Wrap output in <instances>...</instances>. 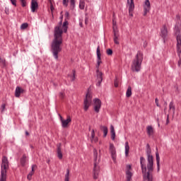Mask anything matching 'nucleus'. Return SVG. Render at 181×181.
Here are the masks:
<instances>
[{"instance_id":"f257e3e1","label":"nucleus","mask_w":181,"mask_h":181,"mask_svg":"<svg viewBox=\"0 0 181 181\" xmlns=\"http://www.w3.org/2000/svg\"><path fill=\"white\" fill-rule=\"evenodd\" d=\"M69 19H70V13L69 11L65 13V21L62 24V21L59 22V25L54 28V40L51 45L52 53L57 60L59 59V53L62 52V45L63 43V32L67 33V29H69Z\"/></svg>"},{"instance_id":"f03ea898","label":"nucleus","mask_w":181,"mask_h":181,"mask_svg":"<svg viewBox=\"0 0 181 181\" xmlns=\"http://www.w3.org/2000/svg\"><path fill=\"white\" fill-rule=\"evenodd\" d=\"M147 170L148 172L146 173V160L144 157H140V164L141 168V172L144 175V181H152V172H153V156L151 155V150L147 151Z\"/></svg>"},{"instance_id":"7ed1b4c3","label":"nucleus","mask_w":181,"mask_h":181,"mask_svg":"<svg viewBox=\"0 0 181 181\" xmlns=\"http://www.w3.org/2000/svg\"><path fill=\"white\" fill-rule=\"evenodd\" d=\"M142 62H144V53L141 51H138L135 56V58L132 60L131 69L133 71H141Z\"/></svg>"},{"instance_id":"20e7f679","label":"nucleus","mask_w":181,"mask_h":181,"mask_svg":"<svg viewBox=\"0 0 181 181\" xmlns=\"http://www.w3.org/2000/svg\"><path fill=\"white\" fill-rule=\"evenodd\" d=\"M9 169V161L6 156H3L0 181H6V171Z\"/></svg>"},{"instance_id":"39448f33","label":"nucleus","mask_w":181,"mask_h":181,"mask_svg":"<svg viewBox=\"0 0 181 181\" xmlns=\"http://www.w3.org/2000/svg\"><path fill=\"white\" fill-rule=\"evenodd\" d=\"M93 156H94V167H93V179H98V175L100 173V166L98 164L100 163V160L98 158V153L97 152V149H93Z\"/></svg>"},{"instance_id":"423d86ee","label":"nucleus","mask_w":181,"mask_h":181,"mask_svg":"<svg viewBox=\"0 0 181 181\" xmlns=\"http://www.w3.org/2000/svg\"><path fill=\"white\" fill-rule=\"evenodd\" d=\"M91 103H93V95L90 92V89H88V93H86V98L83 101V110L84 111H88V108L91 105Z\"/></svg>"},{"instance_id":"0eeeda50","label":"nucleus","mask_w":181,"mask_h":181,"mask_svg":"<svg viewBox=\"0 0 181 181\" xmlns=\"http://www.w3.org/2000/svg\"><path fill=\"white\" fill-rule=\"evenodd\" d=\"M175 35L177 40V53L178 56L181 54V33L180 30L177 29L175 26Z\"/></svg>"},{"instance_id":"6e6552de","label":"nucleus","mask_w":181,"mask_h":181,"mask_svg":"<svg viewBox=\"0 0 181 181\" xmlns=\"http://www.w3.org/2000/svg\"><path fill=\"white\" fill-rule=\"evenodd\" d=\"M93 103H94V106H93V109L94 111L97 113L100 112V110H101V100L98 99V98H95L93 100Z\"/></svg>"},{"instance_id":"1a4fd4ad","label":"nucleus","mask_w":181,"mask_h":181,"mask_svg":"<svg viewBox=\"0 0 181 181\" xmlns=\"http://www.w3.org/2000/svg\"><path fill=\"white\" fill-rule=\"evenodd\" d=\"M109 151L111 153L112 159L115 161L117 160V150L115 149V146H114V144L110 143Z\"/></svg>"},{"instance_id":"9d476101","label":"nucleus","mask_w":181,"mask_h":181,"mask_svg":"<svg viewBox=\"0 0 181 181\" xmlns=\"http://www.w3.org/2000/svg\"><path fill=\"white\" fill-rule=\"evenodd\" d=\"M160 37L163 39V42L165 43L168 38V27H166V25H163L160 29Z\"/></svg>"},{"instance_id":"9b49d317","label":"nucleus","mask_w":181,"mask_h":181,"mask_svg":"<svg viewBox=\"0 0 181 181\" xmlns=\"http://www.w3.org/2000/svg\"><path fill=\"white\" fill-rule=\"evenodd\" d=\"M127 170H126V178H127V181H131V180L132 179V176L134 174H132V173L131 172V170H132V166L131 165H127L126 166Z\"/></svg>"},{"instance_id":"f8f14e48","label":"nucleus","mask_w":181,"mask_h":181,"mask_svg":"<svg viewBox=\"0 0 181 181\" xmlns=\"http://www.w3.org/2000/svg\"><path fill=\"white\" fill-rule=\"evenodd\" d=\"M144 16H146V15L148 14V13L150 12L151 11V2L149 1V0H146L144 5Z\"/></svg>"},{"instance_id":"ddd939ff","label":"nucleus","mask_w":181,"mask_h":181,"mask_svg":"<svg viewBox=\"0 0 181 181\" xmlns=\"http://www.w3.org/2000/svg\"><path fill=\"white\" fill-rule=\"evenodd\" d=\"M61 122H62V128H67L69 127V124L71 122V117L70 116H67L66 119H63V117L60 116Z\"/></svg>"},{"instance_id":"4468645a","label":"nucleus","mask_w":181,"mask_h":181,"mask_svg":"<svg viewBox=\"0 0 181 181\" xmlns=\"http://www.w3.org/2000/svg\"><path fill=\"white\" fill-rule=\"evenodd\" d=\"M62 4L64 6L67 8L69 6V0H63ZM71 9H74L76 6V0H70Z\"/></svg>"},{"instance_id":"2eb2a0df","label":"nucleus","mask_w":181,"mask_h":181,"mask_svg":"<svg viewBox=\"0 0 181 181\" xmlns=\"http://www.w3.org/2000/svg\"><path fill=\"white\" fill-rule=\"evenodd\" d=\"M96 53H97V65H96V68L99 69L100 64H101V63H103V62L101 61V52H100V46H98L97 47Z\"/></svg>"},{"instance_id":"dca6fc26","label":"nucleus","mask_w":181,"mask_h":181,"mask_svg":"<svg viewBox=\"0 0 181 181\" xmlns=\"http://www.w3.org/2000/svg\"><path fill=\"white\" fill-rule=\"evenodd\" d=\"M23 93H25V90L20 86H17L15 90V97L19 98V97H21V95L23 94Z\"/></svg>"},{"instance_id":"f3484780","label":"nucleus","mask_w":181,"mask_h":181,"mask_svg":"<svg viewBox=\"0 0 181 181\" xmlns=\"http://www.w3.org/2000/svg\"><path fill=\"white\" fill-rule=\"evenodd\" d=\"M39 8V4H37V0L31 1V12H36V10Z\"/></svg>"},{"instance_id":"a211bd4d","label":"nucleus","mask_w":181,"mask_h":181,"mask_svg":"<svg viewBox=\"0 0 181 181\" xmlns=\"http://www.w3.org/2000/svg\"><path fill=\"white\" fill-rule=\"evenodd\" d=\"M113 33H114V37H113L114 43L115 45H119V41L118 40V38L119 37V35L117 31H115V28L114 27H113Z\"/></svg>"},{"instance_id":"6ab92c4d","label":"nucleus","mask_w":181,"mask_h":181,"mask_svg":"<svg viewBox=\"0 0 181 181\" xmlns=\"http://www.w3.org/2000/svg\"><path fill=\"white\" fill-rule=\"evenodd\" d=\"M97 78H98V83L96 86H101V83L103 82V72H100V71H97Z\"/></svg>"},{"instance_id":"aec40b11","label":"nucleus","mask_w":181,"mask_h":181,"mask_svg":"<svg viewBox=\"0 0 181 181\" xmlns=\"http://www.w3.org/2000/svg\"><path fill=\"white\" fill-rule=\"evenodd\" d=\"M127 4L129 5V12H134V9H135L134 0H127Z\"/></svg>"},{"instance_id":"412c9836","label":"nucleus","mask_w":181,"mask_h":181,"mask_svg":"<svg viewBox=\"0 0 181 181\" xmlns=\"http://www.w3.org/2000/svg\"><path fill=\"white\" fill-rule=\"evenodd\" d=\"M28 160V156L26 154H23L22 158L20 159V163L23 168H25L26 166V162Z\"/></svg>"},{"instance_id":"4be33fe9","label":"nucleus","mask_w":181,"mask_h":181,"mask_svg":"<svg viewBox=\"0 0 181 181\" xmlns=\"http://www.w3.org/2000/svg\"><path fill=\"white\" fill-rule=\"evenodd\" d=\"M156 162H157V169H158V172H159L160 170V157H159V152L156 151Z\"/></svg>"},{"instance_id":"5701e85b","label":"nucleus","mask_w":181,"mask_h":181,"mask_svg":"<svg viewBox=\"0 0 181 181\" xmlns=\"http://www.w3.org/2000/svg\"><path fill=\"white\" fill-rule=\"evenodd\" d=\"M57 153L59 159H63V153H62L61 144L57 146Z\"/></svg>"},{"instance_id":"b1692460","label":"nucleus","mask_w":181,"mask_h":181,"mask_svg":"<svg viewBox=\"0 0 181 181\" xmlns=\"http://www.w3.org/2000/svg\"><path fill=\"white\" fill-rule=\"evenodd\" d=\"M101 131H103V138H105L108 134V127L105 126H100Z\"/></svg>"},{"instance_id":"393cba45","label":"nucleus","mask_w":181,"mask_h":181,"mask_svg":"<svg viewBox=\"0 0 181 181\" xmlns=\"http://www.w3.org/2000/svg\"><path fill=\"white\" fill-rule=\"evenodd\" d=\"M110 133H111V139L112 141H115V129H114V126H110Z\"/></svg>"},{"instance_id":"a878e982","label":"nucleus","mask_w":181,"mask_h":181,"mask_svg":"<svg viewBox=\"0 0 181 181\" xmlns=\"http://www.w3.org/2000/svg\"><path fill=\"white\" fill-rule=\"evenodd\" d=\"M146 131L148 136H151V135H153V127H152V126H148L146 127Z\"/></svg>"},{"instance_id":"bb28decb","label":"nucleus","mask_w":181,"mask_h":181,"mask_svg":"<svg viewBox=\"0 0 181 181\" xmlns=\"http://www.w3.org/2000/svg\"><path fill=\"white\" fill-rule=\"evenodd\" d=\"M132 95V88L131 86H128L127 92H126V97L129 98Z\"/></svg>"},{"instance_id":"cd10ccee","label":"nucleus","mask_w":181,"mask_h":181,"mask_svg":"<svg viewBox=\"0 0 181 181\" xmlns=\"http://www.w3.org/2000/svg\"><path fill=\"white\" fill-rule=\"evenodd\" d=\"M91 139L93 142H98V138L95 137V132L94 129L91 132Z\"/></svg>"},{"instance_id":"c85d7f7f","label":"nucleus","mask_w":181,"mask_h":181,"mask_svg":"<svg viewBox=\"0 0 181 181\" xmlns=\"http://www.w3.org/2000/svg\"><path fill=\"white\" fill-rule=\"evenodd\" d=\"M125 156H128L129 155V144L128 141L125 142Z\"/></svg>"},{"instance_id":"c756f323","label":"nucleus","mask_w":181,"mask_h":181,"mask_svg":"<svg viewBox=\"0 0 181 181\" xmlns=\"http://www.w3.org/2000/svg\"><path fill=\"white\" fill-rule=\"evenodd\" d=\"M169 110H172L173 112V114H175V111H176V108L175 107V104L173 101H171L169 104Z\"/></svg>"},{"instance_id":"7c9ffc66","label":"nucleus","mask_w":181,"mask_h":181,"mask_svg":"<svg viewBox=\"0 0 181 181\" xmlns=\"http://www.w3.org/2000/svg\"><path fill=\"white\" fill-rule=\"evenodd\" d=\"M64 181H70V170H66V173L65 174Z\"/></svg>"},{"instance_id":"2f4dec72","label":"nucleus","mask_w":181,"mask_h":181,"mask_svg":"<svg viewBox=\"0 0 181 181\" xmlns=\"http://www.w3.org/2000/svg\"><path fill=\"white\" fill-rule=\"evenodd\" d=\"M0 64L1 67H5L6 66V61H5V59L0 57Z\"/></svg>"},{"instance_id":"473e14b6","label":"nucleus","mask_w":181,"mask_h":181,"mask_svg":"<svg viewBox=\"0 0 181 181\" xmlns=\"http://www.w3.org/2000/svg\"><path fill=\"white\" fill-rule=\"evenodd\" d=\"M86 6V2L84 1H80L79 2V8L80 9H84Z\"/></svg>"},{"instance_id":"72a5a7b5","label":"nucleus","mask_w":181,"mask_h":181,"mask_svg":"<svg viewBox=\"0 0 181 181\" xmlns=\"http://www.w3.org/2000/svg\"><path fill=\"white\" fill-rule=\"evenodd\" d=\"M28 26H29V24H28V23H24L21 25V29L24 30L25 29H27Z\"/></svg>"},{"instance_id":"f704fd0d","label":"nucleus","mask_w":181,"mask_h":181,"mask_svg":"<svg viewBox=\"0 0 181 181\" xmlns=\"http://www.w3.org/2000/svg\"><path fill=\"white\" fill-rule=\"evenodd\" d=\"M35 175V172L31 171V172L28 175L27 179H28V180H32V175Z\"/></svg>"},{"instance_id":"c9c22d12","label":"nucleus","mask_w":181,"mask_h":181,"mask_svg":"<svg viewBox=\"0 0 181 181\" xmlns=\"http://www.w3.org/2000/svg\"><path fill=\"white\" fill-rule=\"evenodd\" d=\"M119 79H118V78L116 77L115 81H114V86L115 87H118L119 86Z\"/></svg>"},{"instance_id":"e433bc0d","label":"nucleus","mask_w":181,"mask_h":181,"mask_svg":"<svg viewBox=\"0 0 181 181\" xmlns=\"http://www.w3.org/2000/svg\"><path fill=\"white\" fill-rule=\"evenodd\" d=\"M20 2L21 4V6H23V8H25V6H26V5H27L26 0H20Z\"/></svg>"},{"instance_id":"4c0bfd02","label":"nucleus","mask_w":181,"mask_h":181,"mask_svg":"<svg viewBox=\"0 0 181 181\" xmlns=\"http://www.w3.org/2000/svg\"><path fill=\"white\" fill-rule=\"evenodd\" d=\"M76 80V71H72L71 81H74Z\"/></svg>"},{"instance_id":"58836bf2","label":"nucleus","mask_w":181,"mask_h":181,"mask_svg":"<svg viewBox=\"0 0 181 181\" xmlns=\"http://www.w3.org/2000/svg\"><path fill=\"white\" fill-rule=\"evenodd\" d=\"M106 53L108 56H112V49H107Z\"/></svg>"},{"instance_id":"ea45409f","label":"nucleus","mask_w":181,"mask_h":181,"mask_svg":"<svg viewBox=\"0 0 181 181\" xmlns=\"http://www.w3.org/2000/svg\"><path fill=\"white\" fill-rule=\"evenodd\" d=\"M155 103L157 107H160V105H159V99L157 98L155 99Z\"/></svg>"},{"instance_id":"a19ab883","label":"nucleus","mask_w":181,"mask_h":181,"mask_svg":"<svg viewBox=\"0 0 181 181\" xmlns=\"http://www.w3.org/2000/svg\"><path fill=\"white\" fill-rule=\"evenodd\" d=\"M6 107V105H5V103L1 105V112H4L5 111Z\"/></svg>"},{"instance_id":"79ce46f5","label":"nucleus","mask_w":181,"mask_h":181,"mask_svg":"<svg viewBox=\"0 0 181 181\" xmlns=\"http://www.w3.org/2000/svg\"><path fill=\"white\" fill-rule=\"evenodd\" d=\"M180 54H180V56H178V57H179V60H178V62H177V66H178V67H180V66H181V57H180Z\"/></svg>"},{"instance_id":"37998d69","label":"nucleus","mask_w":181,"mask_h":181,"mask_svg":"<svg viewBox=\"0 0 181 181\" xmlns=\"http://www.w3.org/2000/svg\"><path fill=\"white\" fill-rule=\"evenodd\" d=\"M36 168H37V165H33L32 167H31V172H35V169H36Z\"/></svg>"},{"instance_id":"c03bdc74","label":"nucleus","mask_w":181,"mask_h":181,"mask_svg":"<svg viewBox=\"0 0 181 181\" xmlns=\"http://www.w3.org/2000/svg\"><path fill=\"white\" fill-rule=\"evenodd\" d=\"M13 6H16V0H10Z\"/></svg>"},{"instance_id":"a18cd8bd","label":"nucleus","mask_w":181,"mask_h":181,"mask_svg":"<svg viewBox=\"0 0 181 181\" xmlns=\"http://www.w3.org/2000/svg\"><path fill=\"white\" fill-rule=\"evenodd\" d=\"M59 97H60V98H64V93H59Z\"/></svg>"},{"instance_id":"49530a36","label":"nucleus","mask_w":181,"mask_h":181,"mask_svg":"<svg viewBox=\"0 0 181 181\" xmlns=\"http://www.w3.org/2000/svg\"><path fill=\"white\" fill-rule=\"evenodd\" d=\"M5 12L6 13V15H9V8H5Z\"/></svg>"},{"instance_id":"de8ad7c7","label":"nucleus","mask_w":181,"mask_h":181,"mask_svg":"<svg viewBox=\"0 0 181 181\" xmlns=\"http://www.w3.org/2000/svg\"><path fill=\"white\" fill-rule=\"evenodd\" d=\"M169 124V115H167V119H166V125Z\"/></svg>"},{"instance_id":"09e8293b","label":"nucleus","mask_w":181,"mask_h":181,"mask_svg":"<svg viewBox=\"0 0 181 181\" xmlns=\"http://www.w3.org/2000/svg\"><path fill=\"white\" fill-rule=\"evenodd\" d=\"M133 11H129V16H134V14H132Z\"/></svg>"},{"instance_id":"8fccbe9b","label":"nucleus","mask_w":181,"mask_h":181,"mask_svg":"<svg viewBox=\"0 0 181 181\" xmlns=\"http://www.w3.org/2000/svg\"><path fill=\"white\" fill-rule=\"evenodd\" d=\"M112 22H113V26H115V25H117V22H115L114 20H112Z\"/></svg>"},{"instance_id":"3c124183","label":"nucleus","mask_w":181,"mask_h":181,"mask_svg":"<svg viewBox=\"0 0 181 181\" xmlns=\"http://www.w3.org/2000/svg\"><path fill=\"white\" fill-rule=\"evenodd\" d=\"M87 22H88V19L86 18V19H85V23H86V25H87Z\"/></svg>"},{"instance_id":"603ef678","label":"nucleus","mask_w":181,"mask_h":181,"mask_svg":"<svg viewBox=\"0 0 181 181\" xmlns=\"http://www.w3.org/2000/svg\"><path fill=\"white\" fill-rule=\"evenodd\" d=\"M25 135L28 136H29V132L28 131L25 132Z\"/></svg>"},{"instance_id":"864d4df0","label":"nucleus","mask_w":181,"mask_h":181,"mask_svg":"<svg viewBox=\"0 0 181 181\" xmlns=\"http://www.w3.org/2000/svg\"><path fill=\"white\" fill-rule=\"evenodd\" d=\"M61 19H63V16H61Z\"/></svg>"},{"instance_id":"5fc2aeb1","label":"nucleus","mask_w":181,"mask_h":181,"mask_svg":"<svg viewBox=\"0 0 181 181\" xmlns=\"http://www.w3.org/2000/svg\"><path fill=\"white\" fill-rule=\"evenodd\" d=\"M91 130V127H89V131H90Z\"/></svg>"},{"instance_id":"6e6d98bb","label":"nucleus","mask_w":181,"mask_h":181,"mask_svg":"<svg viewBox=\"0 0 181 181\" xmlns=\"http://www.w3.org/2000/svg\"><path fill=\"white\" fill-rule=\"evenodd\" d=\"M164 110H165V111H166V107Z\"/></svg>"},{"instance_id":"4d7b16f0","label":"nucleus","mask_w":181,"mask_h":181,"mask_svg":"<svg viewBox=\"0 0 181 181\" xmlns=\"http://www.w3.org/2000/svg\"><path fill=\"white\" fill-rule=\"evenodd\" d=\"M167 104H168V103H165V105H167Z\"/></svg>"},{"instance_id":"13d9d810","label":"nucleus","mask_w":181,"mask_h":181,"mask_svg":"<svg viewBox=\"0 0 181 181\" xmlns=\"http://www.w3.org/2000/svg\"><path fill=\"white\" fill-rule=\"evenodd\" d=\"M115 14H113V17L115 16Z\"/></svg>"}]
</instances>
